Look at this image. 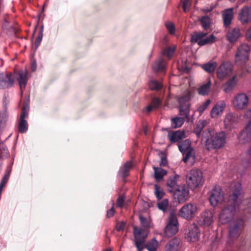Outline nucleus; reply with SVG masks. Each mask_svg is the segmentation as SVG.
<instances>
[{
  "label": "nucleus",
  "mask_w": 251,
  "mask_h": 251,
  "mask_svg": "<svg viewBox=\"0 0 251 251\" xmlns=\"http://www.w3.org/2000/svg\"><path fill=\"white\" fill-rule=\"evenodd\" d=\"M243 153L245 154V155H247L248 156L251 157V146L247 150V151Z\"/></svg>",
  "instance_id": "13d9d810"
},
{
  "label": "nucleus",
  "mask_w": 251,
  "mask_h": 251,
  "mask_svg": "<svg viewBox=\"0 0 251 251\" xmlns=\"http://www.w3.org/2000/svg\"><path fill=\"white\" fill-rule=\"evenodd\" d=\"M42 38V34H41V37L39 36L38 38L36 40V45L37 46H38V45L40 44V42L41 41Z\"/></svg>",
  "instance_id": "052dcab7"
},
{
  "label": "nucleus",
  "mask_w": 251,
  "mask_h": 251,
  "mask_svg": "<svg viewBox=\"0 0 251 251\" xmlns=\"http://www.w3.org/2000/svg\"><path fill=\"white\" fill-rule=\"evenodd\" d=\"M184 137L185 132L181 130L169 131L168 134V138L172 143L178 142Z\"/></svg>",
  "instance_id": "a878e982"
},
{
  "label": "nucleus",
  "mask_w": 251,
  "mask_h": 251,
  "mask_svg": "<svg viewBox=\"0 0 251 251\" xmlns=\"http://www.w3.org/2000/svg\"><path fill=\"white\" fill-rule=\"evenodd\" d=\"M198 208L197 204L190 202L184 205L179 210V215L186 220L192 219L198 213Z\"/></svg>",
  "instance_id": "1a4fd4ad"
},
{
  "label": "nucleus",
  "mask_w": 251,
  "mask_h": 251,
  "mask_svg": "<svg viewBox=\"0 0 251 251\" xmlns=\"http://www.w3.org/2000/svg\"><path fill=\"white\" fill-rule=\"evenodd\" d=\"M177 145L180 151L184 156L183 161L187 163L190 157L192 156L194 151L191 147V142L189 140H185L178 142Z\"/></svg>",
  "instance_id": "9b49d317"
},
{
  "label": "nucleus",
  "mask_w": 251,
  "mask_h": 251,
  "mask_svg": "<svg viewBox=\"0 0 251 251\" xmlns=\"http://www.w3.org/2000/svg\"><path fill=\"white\" fill-rule=\"evenodd\" d=\"M17 80L19 83L20 88H25L28 81V72L26 70H20L17 73Z\"/></svg>",
  "instance_id": "4be33fe9"
},
{
  "label": "nucleus",
  "mask_w": 251,
  "mask_h": 251,
  "mask_svg": "<svg viewBox=\"0 0 251 251\" xmlns=\"http://www.w3.org/2000/svg\"><path fill=\"white\" fill-rule=\"evenodd\" d=\"M140 220L142 226L145 228H148L150 227V222L145 217L140 216Z\"/></svg>",
  "instance_id": "09e8293b"
},
{
  "label": "nucleus",
  "mask_w": 251,
  "mask_h": 251,
  "mask_svg": "<svg viewBox=\"0 0 251 251\" xmlns=\"http://www.w3.org/2000/svg\"><path fill=\"white\" fill-rule=\"evenodd\" d=\"M245 226L244 215L237 218L230 224L229 237L230 239H237L241 235Z\"/></svg>",
  "instance_id": "39448f33"
},
{
  "label": "nucleus",
  "mask_w": 251,
  "mask_h": 251,
  "mask_svg": "<svg viewBox=\"0 0 251 251\" xmlns=\"http://www.w3.org/2000/svg\"><path fill=\"white\" fill-rule=\"evenodd\" d=\"M186 183L189 188L195 189L203 185L204 179L202 173L198 169H193L187 174L186 177Z\"/></svg>",
  "instance_id": "20e7f679"
},
{
  "label": "nucleus",
  "mask_w": 251,
  "mask_h": 251,
  "mask_svg": "<svg viewBox=\"0 0 251 251\" xmlns=\"http://www.w3.org/2000/svg\"><path fill=\"white\" fill-rule=\"evenodd\" d=\"M223 19L224 25L225 27H228L231 24L233 16V11L232 8H228L225 10L223 14Z\"/></svg>",
  "instance_id": "bb28decb"
},
{
  "label": "nucleus",
  "mask_w": 251,
  "mask_h": 251,
  "mask_svg": "<svg viewBox=\"0 0 251 251\" xmlns=\"http://www.w3.org/2000/svg\"><path fill=\"white\" fill-rule=\"evenodd\" d=\"M36 69V63L35 61H33L31 64V70L32 72H34V71H35Z\"/></svg>",
  "instance_id": "bf43d9fd"
},
{
  "label": "nucleus",
  "mask_w": 251,
  "mask_h": 251,
  "mask_svg": "<svg viewBox=\"0 0 251 251\" xmlns=\"http://www.w3.org/2000/svg\"><path fill=\"white\" fill-rule=\"evenodd\" d=\"M165 60L162 57H160L152 64V69L156 72H164L165 70Z\"/></svg>",
  "instance_id": "7c9ffc66"
},
{
  "label": "nucleus",
  "mask_w": 251,
  "mask_h": 251,
  "mask_svg": "<svg viewBox=\"0 0 251 251\" xmlns=\"http://www.w3.org/2000/svg\"><path fill=\"white\" fill-rule=\"evenodd\" d=\"M15 76L10 72L0 73V89H5L13 86Z\"/></svg>",
  "instance_id": "f8f14e48"
},
{
  "label": "nucleus",
  "mask_w": 251,
  "mask_h": 251,
  "mask_svg": "<svg viewBox=\"0 0 251 251\" xmlns=\"http://www.w3.org/2000/svg\"><path fill=\"white\" fill-rule=\"evenodd\" d=\"M226 139V134L224 131L217 132L212 128H208L203 131L202 134L201 142L207 150H217L225 145Z\"/></svg>",
  "instance_id": "f03ea898"
},
{
  "label": "nucleus",
  "mask_w": 251,
  "mask_h": 251,
  "mask_svg": "<svg viewBox=\"0 0 251 251\" xmlns=\"http://www.w3.org/2000/svg\"><path fill=\"white\" fill-rule=\"evenodd\" d=\"M238 19L244 25L251 22V7L248 6L243 7L240 10Z\"/></svg>",
  "instance_id": "6ab92c4d"
},
{
  "label": "nucleus",
  "mask_w": 251,
  "mask_h": 251,
  "mask_svg": "<svg viewBox=\"0 0 251 251\" xmlns=\"http://www.w3.org/2000/svg\"><path fill=\"white\" fill-rule=\"evenodd\" d=\"M232 65L229 62L223 63L218 68L217 71V76L220 79H223L232 73Z\"/></svg>",
  "instance_id": "dca6fc26"
},
{
  "label": "nucleus",
  "mask_w": 251,
  "mask_h": 251,
  "mask_svg": "<svg viewBox=\"0 0 251 251\" xmlns=\"http://www.w3.org/2000/svg\"><path fill=\"white\" fill-rule=\"evenodd\" d=\"M217 63L214 61H209L201 65V68L209 74L213 73L217 67Z\"/></svg>",
  "instance_id": "473e14b6"
},
{
  "label": "nucleus",
  "mask_w": 251,
  "mask_h": 251,
  "mask_svg": "<svg viewBox=\"0 0 251 251\" xmlns=\"http://www.w3.org/2000/svg\"><path fill=\"white\" fill-rule=\"evenodd\" d=\"M185 119L180 117H176L171 119V127L177 128L181 127L184 124Z\"/></svg>",
  "instance_id": "f704fd0d"
},
{
  "label": "nucleus",
  "mask_w": 251,
  "mask_h": 251,
  "mask_svg": "<svg viewBox=\"0 0 251 251\" xmlns=\"http://www.w3.org/2000/svg\"><path fill=\"white\" fill-rule=\"evenodd\" d=\"M161 104V100L159 98H153L152 99L151 103L148 105L146 108V111L150 112L152 109L157 108Z\"/></svg>",
  "instance_id": "c9c22d12"
},
{
  "label": "nucleus",
  "mask_w": 251,
  "mask_h": 251,
  "mask_svg": "<svg viewBox=\"0 0 251 251\" xmlns=\"http://www.w3.org/2000/svg\"><path fill=\"white\" fill-rule=\"evenodd\" d=\"M213 221V214L210 211H205L202 213L199 221L200 225L205 226L210 225Z\"/></svg>",
  "instance_id": "393cba45"
},
{
  "label": "nucleus",
  "mask_w": 251,
  "mask_h": 251,
  "mask_svg": "<svg viewBox=\"0 0 251 251\" xmlns=\"http://www.w3.org/2000/svg\"><path fill=\"white\" fill-rule=\"evenodd\" d=\"M27 115L28 111L26 110L25 107H24L22 108V112L21 114L20 119L25 120V118L27 116Z\"/></svg>",
  "instance_id": "3c124183"
},
{
  "label": "nucleus",
  "mask_w": 251,
  "mask_h": 251,
  "mask_svg": "<svg viewBox=\"0 0 251 251\" xmlns=\"http://www.w3.org/2000/svg\"><path fill=\"white\" fill-rule=\"evenodd\" d=\"M172 193L178 201L181 202L186 200L188 197L189 190L185 185H180Z\"/></svg>",
  "instance_id": "a211bd4d"
},
{
  "label": "nucleus",
  "mask_w": 251,
  "mask_h": 251,
  "mask_svg": "<svg viewBox=\"0 0 251 251\" xmlns=\"http://www.w3.org/2000/svg\"><path fill=\"white\" fill-rule=\"evenodd\" d=\"M206 125L207 122L204 120H200L197 123L194 128L193 132L196 134L197 138H201L203 131L208 129L204 128Z\"/></svg>",
  "instance_id": "b1692460"
},
{
  "label": "nucleus",
  "mask_w": 251,
  "mask_h": 251,
  "mask_svg": "<svg viewBox=\"0 0 251 251\" xmlns=\"http://www.w3.org/2000/svg\"><path fill=\"white\" fill-rule=\"evenodd\" d=\"M207 33L203 32H196L192 36V40L200 46L211 44L215 42L216 37L213 35L206 36Z\"/></svg>",
  "instance_id": "6e6552de"
},
{
  "label": "nucleus",
  "mask_w": 251,
  "mask_h": 251,
  "mask_svg": "<svg viewBox=\"0 0 251 251\" xmlns=\"http://www.w3.org/2000/svg\"><path fill=\"white\" fill-rule=\"evenodd\" d=\"M162 83L155 79L151 80L149 82V87L152 91H158L162 88Z\"/></svg>",
  "instance_id": "4c0bfd02"
},
{
  "label": "nucleus",
  "mask_w": 251,
  "mask_h": 251,
  "mask_svg": "<svg viewBox=\"0 0 251 251\" xmlns=\"http://www.w3.org/2000/svg\"><path fill=\"white\" fill-rule=\"evenodd\" d=\"M241 165L245 169L251 168V157L242 153Z\"/></svg>",
  "instance_id": "58836bf2"
},
{
  "label": "nucleus",
  "mask_w": 251,
  "mask_h": 251,
  "mask_svg": "<svg viewBox=\"0 0 251 251\" xmlns=\"http://www.w3.org/2000/svg\"><path fill=\"white\" fill-rule=\"evenodd\" d=\"M179 178V176L175 174L173 176H170L167 180V185L170 188L169 191L172 193L179 186L177 185V181Z\"/></svg>",
  "instance_id": "c85d7f7f"
},
{
  "label": "nucleus",
  "mask_w": 251,
  "mask_h": 251,
  "mask_svg": "<svg viewBox=\"0 0 251 251\" xmlns=\"http://www.w3.org/2000/svg\"><path fill=\"white\" fill-rule=\"evenodd\" d=\"M167 164V160L165 157L161 158V161L160 162V165L162 166H165Z\"/></svg>",
  "instance_id": "6e6d98bb"
},
{
  "label": "nucleus",
  "mask_w": 251,
  "mask_h": 251,
  "mask_svg": "<svg viewBox=\"0 0 251 251\" xmlns=\"http://www.w3.org/2000/svg\"><path fill=\"white\" fill-rule=\"evenodd\" d=\"M149 230L146 229L134 226V242L138 251H142L144 249H147L148 251H157L159 243L155 238L146 243V239Z\"/></svg>",
  "instance_id": "7ed1b4c3"
},
{
  "label": "nucleus",
  "mask_w": 251,
  "mask_h": 251,
  "mask_svg": "<svg viewBox=\"0 0 251 251\" xmlns=\"http://www.w3.org/2000/svg\"><path fill=\"white\" fill-rule=\"evenodd\" d=\"M9 177V174L8 173L6 174L3 177L2 180H1L0 183L5 185L7 183Z\"/></svg>",
  "instance_id": "5fc2aeb1"
},
{
  "label": "nucleus",
  "mask_w": 251,
  "mask_h": 251,
  "mask_svg": "<svg viewBox=\"0 0 251 251\" xmlns=\"http://www.w3.org/2000/svg\"><path fill=\"white\" fill-rule=\"evenodd\" d=\"M240 35L239 28H234L228 32L226 35V38L229 42L234 43L237 40Z\"/></svg>",
  "instance_id": "cd10ccee"
},
{
  "label": "nucleus",
  "mask_w": 251,
  "mask_h": 251,
  "mask_svg": "<svg viewBox=\"0 0 251 251\" xmlns=\"http://www.w3.org/2000/svg\"><path fill=\"white\" fill-rule=\"evenodd\" d=\"M224 199L222 189L220 186H215L212 189L209 197V201L213 206L222 202Z\"/></svg>",
  "instance_id": "ddd939ff"
},
{
  "label": "nucleus",
  "mask_w": 251,
  "mask_h": 251,
  "mask_svg": "<svg viewBox=\"0 0 251 251\" xmlns=\"http://www.w3.org/2000/svg\"><path fill=\"white\" fill-rule=\"evenodd\" d=\"M176 50L175 46L168 47L166 48L163 51V55L167 56L169 59H170Z\"/></svg>",
  "instance_id": "c03bdc74"
},
{
  "label": "nucleus",
  "mask_w": 251,
  "mask_h": 251,
  "mask_svg": "<svg viewBox=\"0 0 251 251\" xmlns=\"http://www.w3.org/2000/svg\"><path fill=\"white\" fill-rule=\"evenodd\" d=\"M133 165L131 161L126 162L123 166L120 168L119 174L123 178H125L129 175V172L132 168Z\"/></svg>",
  "instance_id": "c756f323"
},
{
  "label": "nucleus",
  "mask_w": 251,
  "mask_h": 251,
  "mask_svg": "<svg viewBox=\"0 0 251 251\" xmlns=\"http://www.w3.org/2000/svg\"><path fill=\"white\" fill-rule=\"evenodd\" d=\"M237 83L236 76L234 75L228 80L224 85L223 89L225 92L228 93L235 86Z\"/></svg>",
  "instance_id": "2f4dec72"
},
{
  "label": "nucleus",
  "mask_w": 251,
  "mask_h": 251,
  "mask_svg": "<svg viewBox=\"0 0 251 251\" xmlns=\"http://www.w3.org/2000/svg\"><path fill=\"white\" fill-rule=\"evenodd\" d=\"M154 177L157 180L161 179L167 174V171L160 167H153Z\"/></svg>",
  "instance_id": "e433bc0d"
},
{
  "label": "nucleus",
  "mask_w": 251,
  "mask_h": 251,
  "mask_svg": "<svg viewBox=\"0 0 251 251\" xmlns=\"http://www.w3.org/2000/svg\"><path fill=\"white\" fill-rule=\"evenodd\" d=\"M250 51V46L246 44H242L238 48L235 61L238 65H243L249 60Z\"/></svg>",
  "instance_id": "0eeeda50"
},
{
  "label": "nucleus",
  "mask_w": 251,
  "mask_h": 251,
  "mask_svg": "<svg viewBox=\"0 0 251 251\" xmlns=\"http://www.w3.org/2000/svg\"><path fill=\"white\" fill-rule=\"evenodd\" d=\"M185 238L189 241L195 242L198 240L200 231L198 226L196 224L190 225L186 230Z\"/></svg>",
  "instance_id": "4468645a"
},
{
  "label": "nucleus",
  "mask_w": 251,
  "mask_h": 251,
  "mask_svg": "<svg viewBox=\"0 0 251 251\" xmlns=\"http://www.w3.org/2000/svg\"><path fill=\"white\" fill-rule=\"evenodd\" d=\"M191 99V94L188 92L186 94L180 97L178 101L179 104V112L181 115L185 118L188 119L190 112L189 100Z\"/></svg>",
  "instance_id": "9d476101"
},
{
  "label": "nucleus",
  "mask_w": 251,
  "mask_h": 251,
  "mask_svg": "<svg viewBox=\"0 0 251 251\" xmlns=\"http://www.w3.org/2000/svg\"><path fill=\"white\" fill-rule=\"evenodd\" d=\"M154 194L158 200L162 199L165 195L163 189L157 184L154 185Z\"/></svg>",
  "instance_id": "37998d69"
},
{
  "label": "nucleus",
  "mask_w": 251,
  "mask_h": 251,
  "mask_svg": "<svg viewBox=\"0 0 251 251\" xmlns=\"http://www.w3.org/2000/svg\"><path fill=\"white\" fill-rule=\"evenodd\" d=\"M211 100L210 99H207L205 102H204L198 108V110L200 114H201L203 111L207 108L210 103Z\"/></svg>",
  "instance_id": "a18cd8bd"
},
{
  "label": "nucleus",
  "mask_w": 251,
  "mask_h": 251,
  "mask_svg": "<svg viewBox=\"0 0 251 251\" xmlns=\"http://www.w3.org/2000/svg\"><path fill=\"white\" fill-rule=\"evenodd\" d=\"M211 81L210 79L205 84L202 85L198 88V93L201 95H207L211 88Z\"/></svg>",
  "instance_id": "72a5a7b5"
},
{
  "label": "nucleus",
  "mask_w": 251,
  "mask_h": 251,
  "mask_svg": "<svg viewBox=\"0 0 251 251\" xmlns=\"http://www.w3.org/2000/svg\"><path fill=\"white\" fill-rule=\"evenodd\" d=\"M201 26L204 30H207L210 26V19L208 16H203L200 19Z\"/></svg>",
  "instance_id": "79ce46f5"
},
{
  "label": "nucleus",
  "mask_w": 251,
  "mask_h": 251,
  "mask_svg": "<svg viewBox=\"0 0 251 251\" xmlns=\"http://www.w3.org/2000/svg\"><path fill=\"white\" fill-rule=\"evenodd\" d=\"M125 225V223L124 222H122L116 225V229L118 231L122 230L124 229Z\"/></svg>",
  "instance_id": "603ef678"
},
{
  "label": "nucleus",
  "mask_w": 251,
  "mask_h": 251,
  "mask_svg": "<svg viewBox=\"0 0 251 251\" xmlns=\"http://www.w3.org/2000/svg\"><path fill=\"white\" fill-rule=\"evenodd\" d=\"M238 138L243 144L251 140V122H249L245 129L240 132Z\"/></svg>",
  "instance_id": "412c9836"
},
{
  "label": "nucleus",
  "mask_w": 251,
  "mask_h": 251,
  "mask_svg": "<svg viewBox=\"0 0 251 251\" xmlns=\"http://www.w3.org/2000/svg\"><path fill=\"white\" fill-rule=\"evenodd\" d=\"M246 37L247 40L251 42V27L248 29L247 32Z\"/></svg>",
  "instance_id": "4d7b16f0"
},
{
  "label": "nucleus",
  "mask_w": 251,
  "mask_h": 251,
  "mask_svg": "<svg viewBox=\"0 0 251 251\" xmlns=\"http://www.w3.org/2000/svg\"><path fill=\"white\" fill-rule=\"evenodd\" d=\"M28 129V124L25 120L20 119L18 125V130L19 132L23 133Z\"/></svg>",
  "instance_id": "a19ab883"
},
{
  "label": "nucleus",
  "mask_w": 251,
  "mask_h": 251,
  "mask_svg": "<svg viewBox=\"0 0 251 251\" xmlns=\"http://www.w3.org/2000/svg\"><path fill=\"white\" fill-rule=\"evenodd\" d=\"M180 243L178 239L173 238L165 246L164 251H178L180 249Z\"/></svg>",
  "instance_id": "5701e85b"
},
{
  "label": "nucleus",
  "mask_w": 251,
  "mask_h": 251,
  "mask_svg": "<svg viewBox=\"0 0 251 251\" xmlns=\"http://www.w3.org/2000/svg\"><path fill=\"white\" fill-rule=\"evenodd\" d=\"M178 231V222L176 214L171 213L168 223L164 228V233L166 236L172 237Z\"/></svg>",
  "instance_id": "423d86ee"
},
{
  "label": "nucleus",
  "mask_w": 251,
  "mask_h": 251,
  "mask_svg": "<svg viewBox=\"0 0 251 251\" xmlns=\"http://www.w3.org/2000/svg\"><path fill=\"white\" fill-rule=\"evenodd\" d=\"M191 5V2L190 0H185L183 2L182 8L184 12H187L189 10V8Z\"/></svg>",
  "instance_id": "8fccbe9b"
},
{
  "label": "nucleus",
  "mask_w": 251,
  "mask_h": 251,
  "mask_svg": "<svg viewBox=\"0 0 251 251\" xmlns=\"http://www.w3.org/2000/svg\"><path fill=\"white\" fill-rule=\"evenodd\" d=\"M226 107V102L222 100L218 101L212 108L210 115L212 118H217L221 115Z\"/></svg>",
  "instance_id": "aec40b11"
},
{
  "label": "nucleus",
  "mask_w": 251,
  "mask_h": 251,
  "mask_svg": "<svg viewBox=\"0 0 251 251\" xmlns=\"http://www.w3.org/2000/svg\"><path fill=\"white\" fill-rule=\"evenodd\" d=\"M157 205L158 209L162 211L164 213L167 212L169 206L168 200L167 199H165L162 201H159L157 202Z\"/></svg>",
  "instance_id": "ea45409f"
},
{
  "label": "nucleus",
  "mask_w": 251,
  "mask_h": 251,
  "mask_svg": "<svg viewBox=\"0 0 251 251\" xmlns=\"http://www.w3.org/2000/svg\"><path fill=\"white\" fill-rule=\"evenodd\" d=\"M238 123V116L233 113H229L226 116L224 120V125L225 128L228 130H231L235 128Z\"/></svg>",
  "instance_id": "f3484780"
},
{
  "label": "nucleus",
  "mask_w": 251,
  "mask_h": 251,
  "mask_svg": "<svg viewBox=\"0 0 251 251\" xmlns=\"http://www.w3.org/2000/svg\"><path fill=\"white\" fill-rule=\"evenodd\" d=\"M249 112H250V113H251V110H250Z\"/></svg>",
  "instance_id": "680f3d73"
},
{
  "label": "nucleus",
  "mask_w": 251,
  "mask_h": 251,
  "mask_svg": "<svg viewBox=\"0 0 251 251\" xmlns=\"http://www.w3.org/2000/svg\"><path fill=\"white\" fill-rule=\"evenodd\" d=\"M241 189V185L239 183H235L231 187L227 205L222 210L219 215V220L222 224L229 222L235 214L237 201Z\"/></svg>",
  "instance_id": "f257e3e1"
},
{
  "label": "nucleus",
  "mask_w": 251,
  "mask_h": 251,
  "mask_svg": "<svg viewBox=\"0 0 251 251\" xmlns=\"http://www.w3.org/2000/svg\"><path fill=\"white\" fill-rule=\"evenodd\" d=\"M114 202H113V206L112 207L107 211L106 216L108 218L111 217L115 213V211L113 208Z\"/></svg>",
  "instance_id": "864d4df0"
},
{
  "label": "nucleus",
  "mask_w": 251,
  "mask_h": 251,
  "mask_svg": "<svg viewBox=\"0 0 251 251\" xmlns=\"http://www.w3.org/2000/svg\"><path fill=\"white\" fill-rule=\"evenodd\" d=\"M248 97L244 93H240L234 97L232 103L236 109H243L248 106Z\"/></svg>",
  "instance_id": "2eb2a0df"
},
{
  "label": "nucleus",
  "mask_w": 251,
  "mask_h": 251,
  "mask_svg": "<svg viewBox=\"0 0 251 251\" xmlns=\"http://www.w3.org/2000/svg\"><path fill=\"white\" fill-rule=\"evenodd\" d=\"M166 27L169 32L171 34H174L175 33V25L171 22H167L165 24Z\"/></svg>",
  "instance_id": "49530a36"
},
{
  "label": "nucleus",
  "mask_w": 251,
  "mask_h": 251,
  "mask_svg": "<svg viewBox=\"0 0 251 251\" xmlns=\"http://www.w3.org/2000/svg\"><path fill=\"white\" fill-rule=\"evenodd\" d=\"M125 196H119L116 201V205L118 207L122 208L125 201Z\"/></svg>",
  "instance_id": "de8ad7c7"
}]
</instances>
